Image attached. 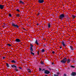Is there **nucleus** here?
<instances>
[{
    "instance_id": "4468645a",
    "label": "nucleus",
    "mask_w": 76,
    "mask_h": 76,
    "mask_svg": "<svg viewBox=\"0 0 76 76\" xmlns=\"http://www.w3.org/2000/svg\"><path fill=\"white\" fill-rule=\"evenodd\" d=\"M70 59H68L67 60V63H69L70 62Z\"/></svg>"
},
{
    "instance_id": "1a4fd4ad",
    "label": "nucleus",
    "mask_w": 76,
    "mask_h": 76,
    "mask_svg": "<svg viewBox=\"0 0 76 76\" xmlns=\"http://www.w3.org/2000/svg\"><path fill=\"white\" fill-rule=\"evenodd\" d=\"M19 4H24V2L21 1H19Z\"/></svg>"
},
{
    "instance_id": "a211bd4d",
    "label": "nucleus",
    "mask_w": 76,
    "mask_h": 76,
    "mask_svg": "<svg viewBox=\"0 0 76 76\" xmlns=\"http://www.w3.org/2000/svg\"><path fill=\"white\" fill-rule=\"evenodd\" d=\"M30 50L31 51V52H32V51H33V48H30Z\"/></svg>"
},
{
    "instance_id": "58836bf2",
    "label": "nucleus",
    "mask_w": 76,
    "mask_h": 76,
    "mask_svg": "<svg viewBox=\"0 0 76 76\" xmlns=\"http://www.w3.org/2000/svg\"><path fill=\"white\" fill-rule=\"evenodd\" d=\"M45 76H48V75H45Z\"/></svg>"
},
{
    "instance_id": "e433bc0d",
    "label": "nucleus",
    "mask_w": 76,
    "mask_h": 76,
    "mask_svg": "<svg viewBox=\"0 0 76 76\" xmlns=\"http://www.w3.org/2000/svg\"><path fill=\"white\" fill-rule=\"evenodd\" d=\"M57 74L58 75V74H59V73H58H58H57Z\"/></svg>"
},
{
    "instance_id": "6ab92c4d",
    "label": "nucleus",
    "mask_w": 76,
    "mask_h": 76,
    "mask_svg": "<svg viewBox=\"0 0 76 76\" xmlns=\"http://www.w3.org/2000/svg\"><path fill=\"white\" fill-rule=\"evenodd\" d=\"M11 67H15L16 68V66L15 65H11Z\"/></svg>"
},
{
    "instance_id": "9b49d317",
    "label": "nucleus",
    "mask_w": 76,
    "mask_h": 76,
    "mask_svg": "<svg viewBox=\"0 0 76 76\" xmlns=\"http://www.w3.org/2000/svg\"><path fill=\"white\" fill-rule=\"evenodd\" d=\"M62 44L64 47H65L66 46V45H65V44H64V42L63 41L62 42Z\"/></svg>"
},
{
    "instance_id": "0eeeda50",
    "label": "nucleus",
    "mask_w": 76,
    "mask_h": 76,
    "mask_svg": "<svg viewBox=\"0 0 76 76\" xmlns=\"http://www.w3.org/2000/svg\"><path fill=\"white\" fill-rule=\"evenodd\" d=\"M15 41L17 42H20V40L19 39H15Z\"/></svg>"
},
{
    "instance_id": "f3484780",
    "label": "nucleus",
    "mask_w": 76,
    "mask_h": 76,
    "mask_svg": "<svg viewBox=\"0 0 76 76\" xmlns=\"http://www.w3.org/2000/svg\"><path fill=\"white\" fill-rule=\"evenodd\" d=\"M28 73H31V72H32V71H31L30 69H28Z\"/></svg>"
},
{
    "instance_id": "39448f33",
    "label": "nucleus",
    "mask_w": 76,
    "mask_h": 76,
    "mask_svg": "<svg viewBox=\"0 0 76 76\" xmlns=\"http://www.w3.org/2000/svg\"><path fill=\"white\" fill-rule=\"evenodd\" d=\"M4 8V5L1 4L0 5V9H3Z\"/></svg>"
},
{
    "instance_id": "a878e982",
    "label": "nucleus",
    "mask_w": 76,
    "mask_h": 76,
    "mask_svg": "<svg viewBox=\"0 0 76 76\" xmlns=\"http://www.w3.org/2000/svg\"><path fill=\"white\" fill-rule=\"evenodd\" d=\"M31 54H32L33 56H34V53H32V52H31Z\"/></svg>"
},
{
    "instance_id": "7ed1b4c3",
    "label": "nucleus",
    "mask_w": 76,
    "mask_h": 76,
    "mask_svg": "<svg viewBox=\"0 0 76 76\" xmlns=\"http://www.w3.org/2000/svg\"><path fill=\"white\" fill-rule=\"evenodd\" d=\"M67 61V59L66 58H64L62 60H61V62L63 63H66V61Z\"/></svg>"
},
{
    "instance_id": "412c9836",
    "label": "nucleus",
    "mask_w": 76,
    "mask_h": 76,
    "mask_svg": "<svg viewBox=\"0 0 76 76\" xmlns=\"http://www.w3.org/2000/svg\"><path fill=\"white\" fill-rule=\"evenodd\" d=\"M7 45L8 47H10L11 46V45L10 44H7Z\"/></svg>"
},
{
    "instance_id": "4be33fe9",
    "label": "nucleus",
    "mask_w": 76,
    "mask_h": 76,
    "mask_svg": "<svg viewBox=\"0 0 76 76\" xmlns=\"http://www.w3.org/2000/svg\"><path fill=\"white\" fill-rule=\"evenodd\" d=\"M6 64H7V67H9V64H8L7 63Z\"/></svg>"
},
{
    "instance_id": "2f4dec72",
    "label": "nucleus",
    "mask_w": 76,
    "mask_h": 76,
    "mask_svg": "<svg viewBox=\"0 0 76 76\" xmlns=\"http://www.w3.org/2000/svg\"><path fill=\"white\" fill-rule=\"evenodd\" d=\"M39 71H41V69L40 68H39Z\"/></svg>"
},
{
    "instance_id": "f03ea898",
    "label": "nucleus",
    "mask_w": 76,
    "mask_h": 76,
    "mask_svg": "<svg viewBox=\"0 0 76 76\" xmlns=\"http://www.w3.org/2000/svg\"><path fill=\"white\" fill-rule=\"evenodd\" d=\"M65 16H64V14H61L59 16V18L61 19H63V18H64Z\"/></svg>"
},
{
    "instance_id": "5701e85b",
    "label": "nucleus",
    "mask_w": 76,
    "mask_h": 76,
    "mask_svg": "<svg viewBox=\"0 0 76 76\" xmlns=\"http://www.w3.org/2000/svg\"><path fill=\"white\" fill-rule=\"evenodd\" d=\"M40 63L42 64H43V65L44 64V62H42V61H41Z\"/></svg>"
},
{
    "instance_id": "c9c22d12",
    "label": "nucleus",
    "mask_w": 76,
    "mask_h": 76,
    "mask_svg": "<svg viewBox=\"0 0 76 76\" xmlns=\"http://www.w3.org/2000/svg\"><path fill=\"white\" fill-rule=\"evenodd\" d=\"M19 69H21V67H19Z\"/></svg>"
},
{
    "instance_id": "20e7f679",
    "label": "nucleus",
    "mask_w": 76,
    "mask_h": 76,
    "mask_svg": "<svg viewBox=\"0 0 76 76\" xmlns=\"http://www.w3.org/2000/svg\"><path fill=\"white\" fill-rule=\"evenodd\" d=\"M38 1L39 3H42L44 2V0H38Z\"/></svg>"
},
{
    "instance_id": "cd10ccee",
    "label": "nucleus",
    "mask_w": 76,
    "mask_h": 76,
    "mask_svg": "<svg viewBox=\"0 0 76 76\" xmlns=\"http://www.w3.org/2000/svg\"><path fill=\"white\" fill-rule=\"evenodd\" d=\"M16 11H17V12H20V10H19L18 9H17Z\"/></svg>"
},
{
    "instance_id": "7c9ffc66",
    "label": "nucleus",
    "mask_w": 76,
    "mask_h": 76,
    "mask_svg": "<svg viewBox=\"0 0 76 76\" xmlns=\"http://www.w3.org/2000/svg\"><path fill=\"white\" fill-rule=\"evenodd\" d=\"M54 53H55V52H54V51H53L52 52V53L53 54H54Z\"/></svg>"
},
{
    "instance_id": "aec40b11",
    "label": "nucleus",
    "mask_w": 76,
    "mask_h": 76,
    "mask_svg": "<svg viewBox=\"0 0 76 76\" xmlns=\"http://www.w3.org/2000/svg\"><path fill=\"white\" fill-rule=\"evenodd\" d=\"M72 17L73 19H75L76 18V16L72 15Z\"/></svg>"
},
{
    "instance_id": "dca6fc26",
    "label": "nucleus",
    "mask_w": 76,
    "mask_h": 76,
    "mask_svg": "<svg viewBox=\"0 0 76 76\" xmlns=\"http://www.w3.org/2000/svg\"><path fill=\"white\" fill-rule=\"evenodd\" d=\"M12 63H16V62L14 60H12L11 61Z\"/></svg>"
},
{
    "instance_id": "bb28decb",
    "label": "nucleus",
    "mask_w": 76,
    "mask_h": 76,
    "mask_svg": "<svg viewBox=\"0 0 76 76\" xmlns=\"http://www.w3.org/2000/svg\"><path fill=\"white\" fill-rule=\"evenodd\" d=\"M71 67H72V68H75V66H70Z\"/></svg>"
},
{
    "instance_id": "f704fd0d",
    "label": "nucleus",
    "mask_w": 76,
    "mask_h": 76,
    "mask_svg": "<svg viewBox=\"0 0 76 76\" xmlns=\"http://www.w3.org/2000/svg\"><path fill=\"white\" fill-rule=\"evenodd\" d=\"M62 48V47L61 46L60 47V48Z\"/></svg>"
},
{
    "instance_id": "f257e3e1",
    "label": "nucleus",
    "mask_w": 76,
    "mask_h": 76,
    "mask_svg": "<svg viewBox=\"0 0 76 76\" xmlns=\"http://www.w3.org/2000/svg\"><path fill=\"white\" fill-rule=\"evenodd\" d=\"M12 26H13V27H15V28H19V26L17 24H15L13 23H12Z\"/></svg>"
},
{
    "instance_id": "4c0bfd02",
    "label": "nucleus",
    "mask_w": 76,
    "mask_h": 76,
    "mask_svg": "<svg viewBox=\"0 0 76 76\" xmlns=\"http://www.w3.org/2000/svg\"><path fill=\"white\" fill-rule=\"evenodd\" d=\"M23 29H24V30H25V28H23Z\"/></svg>"
},
{
    "instance_id": "ddd939ff",
    "label": "nucleus",
    "mask_w": 76,
    "mask_h": 76,
    "mask_svg": "<svg viewBox=\"0 0 76 76\" xmlns=\"http://www.w3.org/2000/svg\"><path fill=\"white\" fill-rule=\"evenodd\" d=\"M35 43V44H37V45H39V43H38V40H36Z\"/></svg>"
},
{
    "instance_id": "6e6552de",
    "label": "nucleus",
    "mask_w": 76,
    "mask_h": 76,
    "mask_svg": "<svg viewBox=\"0 0 76 76\" xmlns=\"http://www.w3.org/2000/svg\"><path fill=\"white\" fill-rule=\"evenodd\" d=\"M45 73L46 74H49V73H50V71H49L48 70H45Z\"/></svg>"
},
{
    "instance_id": "c756f323",
    "label": "nucleus",
    "mask_w": 76,
    "mask_h": 76,
    "mask_svg": "<svg viewBox=\"0 0 76 76\" xmlns=\"http://www.w3.org/2000/svg\"><path fill=\"white\" fill-rule=\"evenodd\" d=\"M42 52H44V51H45V50H44V49H43L42 50Z\"/></svg>"
},
{
    "instance_id": "473e14b6",
    "label": "nucleus",
    "mask_w": 76,
    "mask_h": 76,
    "mask_svg": "<svg viewBox=\"0 0 76 76\" xmlns=\"http://www.w3.org/2000/svg\"><path fill=\"white\" fill-rule=\"evenodd\" d=\"M64 76H66V74H64Z\"/></svg>"
},
{
    "instance_id": "423d86ee",
    "label": "nucleus",
    "mask_w": 76,
    "mask_h": 76,
    "mask_svg": "<svg viewBox=\"0 0 76 76\" xmlns=\"http://www.w3.org/2000/svg\"><path fill=\"white\" fill-rule=\"evenodd\" d=\"M48 28L49 29V28H51V27L52 26L51 24L50 23H48Z\"/></svg>"
},
{
    "instance_id": "f8f14e48",
    "label": "nucleus",
    "mask_w": 76,
    "mask_h": 76,
    "mask_svg": "<svg viewBox=\"0 0 76 76\" xmlns=\"http://www.w3.org/2000/svg\"><path fill=\"white\" fill-rule=\"evenodd\" d=\"M70 47L71 50H74V49L73 48V47L72 46H70Z\"/></svg>"
},
{
    "instance_id": "72a5a7b5",
    "label": "nucleus",
    "mask_w": 76,
    "mask_h": 76,
    "mask_svg": "<svg viewBox=\"0 0 76 76\" xmlns=\"http://www.w3.org/2000/svg\"><path fill=\"white\" fill-rule=\"evenodd\" d=\"M4 58H5V57H3V59H4Z\"/></svg>"
},
{
    "instance_id": "b1692460",
    "label": "nucleus",
    "mask_w": 76,
    "mask_h": 76,
    "mask_svg": "<svg viewBox=\"0 0 76 76\" xmlns=\"http://www.w3.org/2000/svg\"><path fill=\"white\" fill-rule=\"evenodd\" d=\"M9 17H11L12 18V15H11V14H10L9 15Z\"/></svg>"
},
{
    "instance_id": "9d476101",
    "label": "nucleus",
    "mask_w": 76,
    "mask_h": 76,
    "mask_svg": "<svg viewBox=\"0 0 76 76\" xmlns=\"http://www.w3.org/2000/svg\"><path fill=\"white\" fill-rule=\"evenodd\" d=\"M72 76H75V75H76V72H72Z\"/></svg>"
},
{
    "instance_id": "393cba45",
    "label": "nucleus",
    "mask_w": 76,
    "mask_h": 76,
    "mask_svg": "<svg viewBox=\"0 0 76 76\" xmlns=\"http://www.w3.org/2000/svg\"><path fill=\"white\" fill-rule=\"evenodd\" d=\"M16 16L17 17H19L20 15L19 14H16Z\"/></svg>"
},
{
    "instance_id": "ea45409f",
    "label": "nucleus",
    "mask_w": 76,
    "mask_h": 76,
    "mask_svg": "<svg viewBox=\"0 0 76 76\" xmlns=\"http://www.w3.org/2000/svg\"><path fill=\"white\" fill-rule=\"evenodd\" d=\"M52 64H53V63H52Z\"/></svg>"
},
{
    "instance_id": "2eb2a0df",
    "label": "nucleus",
    "mask_w": 76,
    "mask_h": 76,
    "mask_svg": "<svg viewBox=\"0 0 76 76\" xmlns=\"http://www.w3.org/2000/svg\"><path fill=\"white\" fill-rule=\"evenodd\" d=\"M34 46L32 44H30V48H32Z\"/></svg>"
},
{
    "instance_id": "c85d7f7f",
    "label": "nucleus",
    "mask_w": 76,
    "mask_h": 76,
    "mask_svg": "<svg viewBox=\"0 0 76 76\" xmlns=\"http://www.w3.org/2000/svg\"><path fill=\"white\" fill-rule=\"evenodd\" d=\"M15 70L16 72H18V69H16V68L15 69Z\"/></svg>"
}]
</instances>
